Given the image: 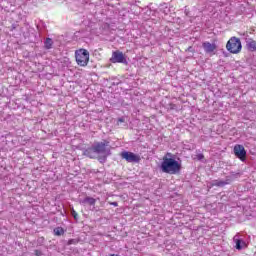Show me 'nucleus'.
Segmentation results:
<instances>
[{"instance_id": "nucleus-1", "label": "nucleus", "mask_w": 256, "mask_h": 256, "mask_svg": "<svg viewBox=\"0 0 256 256\" xmlns=\"http://www.w3.org/2000/svg\"><path fill=\"white\" fill-rule=\"evenodd\" d=\"M160 169L162 173H167L168 175H177L181 172V163L173 158V154L168 152L163 157Z\"/></svg>"}, {"instance_id": "nucleus-2", "label": "nucleus", "mask_w": 256, "mask_h": 256, "mask_svg": "<svg viewBox=\"0 0 256 256\" xmlns=\"http://www.w3.org/2000/svg\"><path fill=\"white\" fill-rule=\"evenodd\" d=\"M92 146H94L95 152L98 155H103V161L107 160V157L111 155V149H109V141L104 140L103 142H96Z\"/></svg>"}, {"instance_id": "nucleus-3", "label": "nucleus", "mask_w": 256, "mask_h": 256, "mask_svg": "<svg viewBox=\"0 0 256 256\" xmlns=\"http://www.w3.org/2000/svg\"><path fill=\"white\" fill-rule=\"evenodd\" d=\"M76 63L80 67H87L89 63V51L86 49L76 50L75 52Z\"/></svg>"}, {"instance_id": "nucleus-4", "label": "nucleus", "mask_w": 256, "mask_h": 256, "mask_svg": "<svg viewBox=\"0 0 256 256\" xmlns=\"http://www.w3.org/2000/svg\"><path fill=\"white\" fill-rule=\"evenodd\" d=\"M226 49L229 53H240L242 49L241 40L237 37H232L226 44Z\"/></svg>"}, {"instance_id": "nucleus-5", "label": "nucleus", "mask_w": 256, "mask_h": 256, "mask_svg": "<svg viewBox=\"0 0 256 256\" xmlns=\"http://www.w3.org/2000/svg\"><path fill=\"white\" fill-rule=\"evenodd\" d=\"M121 157L125 159L127 163H139V161H141V156L129 151L122 152Z\"/></svg>"}, {"instance_id": "nucleus-6", "label": "nucleus", "mask_w": 256, "mask_h": 256, "mask_svg": "<svg viewBox=\"0 0 256 256\" xmlns=\"http://www.w3.org/2000/svg\"><path fill=\"white\" fill-rule=\"evenodd\" d=\"M110 61L111 63H123L124 65H127V58H125V54L121 51H114Z\"/></svg>"}, {"instance_id": "nucleus-7", "label": "nucleus", "mask_w": 256, "mask_h": 256, "mask_svg": "<svg viewBox=\"0 0 256 256\" xmlns=\"http://www.w3.org/2000/svg\"><path fill=\"white\" fill-rule=\"evenodd\" d=\"M234 155H236V157L241 161H245L247 151H245V147H243V145L237 144L234 146Z\"/></svg>"}, {"instance_id": "nucleus-8", "label": "nucleus", "mask_w": 256, "mask_h": 256, "mask_svg": "<svg viewBox=\"0 0 256 256\" xmlns=\"http://www.w3.org/2000/svg\"><path fill=\"white\" fill-rule=\"evenodd\" d=\"M233 241L235 243V249L238 251H241V249H247V242H245V240H243L239 234H236L233 237Z\"/></svg>"}, {"instance_id": "nucleus-9", "label": "nucleus", "mask_w": 256, "mask_h": 256, "mask_svg": "<svg viewBox=\"0 0 256 256\" xmlns=\"http://www.w3.org/2000/svg\"><path fill=\"white\" fill-rule=\"evenodd\" d=\"M202 47L205 53L208 54L214 53V51L217 49V45L215 43L211 44V42H204L202 44Z\"/></svg>"}, {"instance_id": "nucleus-10", "label": "nucleus", "mask_w": 256, "mask_h": 256, "mask_svg": "<svg viewBox=\"0 0 256 256\" xmlns=\"http://www.w3.org/2000/svg\"><path fill=\"white\" fill-rule=\"evenodd\" d=\"M84 155H85L86 157H89V159H97V157H99V154L95 151L94 146H92V147L86 149V150L84 151Z\"/></svg>"}, {"instance_id": "nucleus-11", "label": "nucleus", "mask_w": 256, "mask_h": 256, "mask_svg": "<svg viewBox=\"0 0 256 256\" xmlns=\"http://www.w3.org/2000/svg\"><path fill=\"white\" fill-rule=\"evenodd\" d=\"M231 183V178H227L226 180H214V187H225V185H229Z\"/></svg>"}, {"instance_id": "nucleus-12", "label": "nucleus", "mask_w": 256, "mask_h": 256, "mask_svg": "<svg viewBox=\"0 0 256 256\" xmlns=\"http://www.w3.org/2000/svg\"><path fill=\"white\" fill-rule=\"evenodd\" d=\"M246 47L248 51H256V41L251 38H246Z\"/></svg>"}, {"instance_id": "nucleus-13", "label": "nucleus", "mask_w": 256, "mask_h": 256, "mask_svg": "<svg viewBox=\"0 0 256 256\" xmlns=\"http://www.w3.org/2000/svg\"><path fill=\"white\" fill-rule=\"evenodd\" d=\"M80 203L82 205H95V203H97V200H95V198L93 197H86L83 200H81Z\"/></svg>"}, {"instance_id": "nucleus-14", "label": "nucleus", "mask_w": 256, "mask_h": 256, "mask_svg": "<svg viewBox=\"0 0 256 256\" xmlns=\"http://www.w3.org/2000/svg\"><path fill=\"white\" fill-rule=\"evenodd\" d=\"M159 10L161 11V13H164V15H169L170 9L167 3L161 4Z\"/></svg>"}, {"instance_id": "nucleus-15", "label": "nucleus", "mask_w": 256, "mask_h": 256, "mask_svg": "<svg viewBox=\"0 0 256 256\" xmlns=\"http://www.w3.org/2000/svg\"><path fill=\"white\" fill-rule=\"evenodd\" d=\"M44 48L45 49H53V39L46 38L44 41Z\"/></svg>"}, {"instance_id": "nucleus-16", "label": "nucleus", "mask_w": 256, "mask_h": 256, "mask_svg": "<svg viewBox=\"0 0 256 256\" xmlns=\"http://www.w3.org/2000/svg\"><path fill=\"white\" fill-rule=\"evenodd\" d=\"M63 233H65V230H63V228L61 227H57L54 229V234L58 237H60V235H63Z\"/></svg>"}, {"instance_id": "nucleus-17", "label": "nucleus", "mask_w": 256, "mask_h": 256, "mask_svg": "<svg viewBox=\"0 0 256 256\" xmlns=\"http://www.w3.org/2000/svg\"><path fill=\"white\" fill-rule=\"evenodd\" d=\"M71 215L76 221L77 219H79V214H77V211H75V209L71 210Z\"/></svg>"}, {"instance_id": "nucleus-18", "label": "nucleus", "mask_w": 256, "mask_h": 256, "mask_svg": "<svg viewBox=\"0 0 256 256\" xmlns=\"http://www.w3.org/2000/svg\"><path fill=\"white\" fill-rule=\"evenodd\" d=\"M196 157H197L198 161H201L202 159L205 158V156L203 154H197Z\"/></svg>"}, {"instance_id": "nucleus-19", "label": "nucleus", "mask_w": 256, "mask_h": 256, "mask_svg": "<svg viewBox=\"0 0 256 256\" xmlns=\"http://www.w3.org/2000/svg\"><path fill=\"white\" fill-rule=\"evenodd\" d=\"M184 13H185L186 17H191V12L189 11V9H185Z\"/></svg>"}, {"instance_id": "nucleus-20", "label": "nucleus", "mask_w": 256, "mask_h": 256, "mask_svg": "<svg viewBox=\"0 0 256 256\" xmlns=\"http://www.w3.org/2000/svg\"><path fill=\"white\" fill-rule=\"evenodd\" d=\"M110 205H113V207H119V203L117 202H110Z\"/></svg>"}, {"instance_id": "nucleus-21", "label": "nucleus", "mask_w": 256, "mask_h": 256, "mask_svg": "<svg viewBox=\"0 0 256 256\" xmlns=\"http://www.w3.org/2000/svg\"><path fill=\"white\" fill-rule=\"evenodd\" d=\"M118 123H125V118H124V117L119 118V119H118Z\"/></svg>"}, {"instance_id": "nucleus-22", "label": "nucleus", "mask_w": 256, "mask_h": 256, "mask_svg": "<svg viewBox=\"0 0 256 256\" xmlns=\"http://www.w3.org/2000/svg\"><path fill=\"white\" fill-rule=\"evenodd\" d=\"M188 51H193V47H188Z\"/></svg>"}]
</instances>
